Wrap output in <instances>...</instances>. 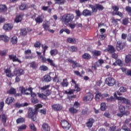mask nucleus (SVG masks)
Listing matches in <instances>:
<instances>
[{"instance_id":"1","label":"nucleus","mask_w":131,"mask_h":131,"mask_svg":"<svg viewBox=\"0 0 131 131\" xmlns=\"http://www.w3.org/2000/svg\"><path fill=\"white\" fill-rule=\"evenodd\" d=\"M74 19V15L72 14H65L61 17V21L64 24H69L70 22H72Z\"/></svg>"},{"instance_id":"2","label":"nucleus","mask_w":131,"mask_h":131,"mask_svg":"<svg viewBox=\"0 0 131 131\" xmlns=\"http://www.w3.org/2000/svg\"><path fill=\"white\" fill-rule=\"evenodd\" d=\"M37 114L36 110H34L31 108L29 109L28 111V117L29 118H31L33 121H35L36 118H35V115Z\"/></svg>"},{"instance_id":"3","label":"nucleus","mask_w":131,"mask_h":131,"mask_svg":"<svg viewBox=\"0 0 131 131\" xmlns=\"http://www.w3.org/2000/svg\"><path fill=\"white\" fill-rule=\"evenodd\" d=\"M61 125L64 130H69L71 127V124L67 120H63L61 121Z\"/></svg>"},{"instance_id":"4","label":"nucleus","mask_w":131,"mask_h":131,"mask_svg":"<svg viewBox=\"0 0 131 131\" xmlns=\"http://www.w3.org/2000/svg\"><path fill=\"white\" fill-rule=\"evenodd\" d=\"M105 83L108 86H113L116 83V80L113 78L108 77L106 79Z\"/></svg>"},{"instance_id":"5","label":"nucleus","mask_w":131,"mask_h":131,"mask_svg":"<svg viewBox=\"0 0 131 131\" xmlns=\"http://www.w3.org/2000/svg\"><path fill=\"white\" fill-rule=\"evenodd\" d=\"M14 75L16 76H20L24 74V71L21 69H15L13 71Z\"/></svg>"},{"instance_id":"6","label":"nucleus","mask_w":131,"mask_h":131,"mask_svg":"<svg viewBox=\"0 0 131 131\" xmlns=\"http://www.w3.org/2000/svg\"><path fill=\"white\" fill-rule=\"evenodd\" d=\"M94 98V95L92 93L86 94V95L83 97V101H92Z\"/></svg>"},{"instance_id":"7","label":"nucleus","mask_w":131,"mask_h":131,"mask_svg":"<svg viewBox=\"0 0 131 131\" xmlns=\"http://www.w3.org/2000/svg\"><path fill=\"white\" fill-rule=\"evenodd\" d=\"M124 43L122 42L121 41H118L117 42L116 48L117 51H121L124 48Z\"/></svg>"},{"instance_id":"8","label":"nucleus","mask_w":131,"mask_h":131,"mask_svg":"<svg viewBox=\"0 0 131 131\" xmlns=\"http://www.w3.org/2000/svg\"><path fill=\"white\" fill-rule=\"evenodd\" d=\"M74 92V91L72 90L63 91H62V92L59 93V96H60V98H62L64 94H67V95H71L73 94Z\"/></svg>"},{"instance_id":"9","label":"nucleus","mask_w":131,"mask_h":131,"mask_svg":"<svg viewBox=\"0 0 131 131\" xmlns=\"http://www.w3.org/2000/svg\"><path fill=\"white\" fill-rule=\"evenodd\" d=\"M4 72L7 77H14V74L12 73V71L10 69H6L4 70Z\"/></svg>"},{"instance_id":"10","label":"nucleus","mask_w":131,"mask_h":131,"mask_svg":"<svg viewBox=\"0 0 131 131\" xmlns=\"http://www.w3.org/2000/svg\"><path fill=\"white\" fill-rule=\"evenodd\" d=\"M104 63V60L103 59H99L97 62H96L94 66L93 67V69L96 70L97 69V67H99V66L102 65V64Z\"/></svg>"},{"instance_id":"11","label":"nucleus","mask_w":131,"mask_h":131,"mask_svg":"<svg viewBox=\"0 0 131 131\" xmlns=\"http://www.w3.org/2000/svg\"><path fill=\"white\" fill-rule=\"evenodd\" d=\"M114 97L115 100H117L118 101H120L121 102H122V101H123V102H125V101L128 102L127 100H126L125 98H124V97H118L117 94H116V92H115L114 93Z\"/></svg>"},{"instance_id":"12","label":"nucleus","mask_w":131,"mask_h":131,"mask_svg":"<svg viewBox=\"0 0 131 131\" xmlns=\"http://www.w3.org/2000/svg\"><path fill=\"white\" fill-rule=\"evenodd\" d=\"M5 102L6 104L10 105V104H12V103L15 102V98L13 97H8L6 98Z\"/></svg>"},{"instance_id":"13","label":"nucleus","mask_w":131,"mask_h":131,"mask_svg":"<svg viewBox=\"0 0 131 131\" xmlns=\"http://www.w3.org/2000/svg\"><path fill=\"white\" fill-rule=\"evenodd\" d=\"M43 15H39L35 19V20L36 23L40 24V23H42L43 21Z\"/></svg>"},{"instance_id":"14","label":"nucleus","mask_w":131,"mask_h":131,"mask_svg":"<svg viewBox=\"0 0 131 131\" xmlns=\"http://www.w3.org/2000/svg\"><path fill=\"white\" fill-rule=\"evenodd\" d=\"M19 91H20V93L23 95H29L28 92H27L28 91V89H25L23 86H20L19 88Z\"/></svg>"},{"instance_id":"15","label":"nucleus","mask_w":131,"mask_h":131,"mask_svg":"<svg viewBox=\"0 0 131 131\" xmlns=\"http://www.w3.org/2000/svg\"><path fill=\"white\" fill-rule=\"evenodd\" d=\"M23 16H24L23 14H20L16 15V18L14 20L15 22H16V23H19V22H21V21H22V19H23Z\"/></svg>"},{"instance_id":"16","label":"nucleus","mask_w":131,"mask_h":131,"mask_svg":"<svg viewBox=\"0 0 131 131\" xmlns=\"http://www.w3.org/2000/svg\"><path fill=\"white\" fill-rule=\"evenodd\" d=\"M9 58L13 62H18V63H21V61L18 59L17 56L13 54L9 55Z\"/></svg>"},{"instance_id":"17","label":"nucleus","mask_w":131,"mask_h":131,"mask_svg":"<svg viewBox=\"0 0 131 131\" xmlns=\"http://www.w3.org/2000/svg\"><path fill=\"white\" fill-rule=\"evenodd\" d=\"M95 100L97 102H99V101H101L103 99V96L102 94L100 93H95Z\"/></svg>"},{"instance_id":"18","label":"nucleus","mask_w":131,"mask_h":131,"mask_svg":"<svg viewBox=\"0 0 131 131\" xmlns=\"http://www.w3.org/2000/svg\"><path fill=\"white\" fill-rule=\"evenodd\" d=\"M3 29L8 31L12 30L13 29V25L11 24H5L3 27Z\"/></svg>"},{"instance_id":"19","label":"nucleus","mask_w":131,"mask_h":131,"mask_svg":"<svg viewBox=\"0 0 131 131\" xmlns=\"http://www.w3.org/2000/svg\"><path fill=\"white\" fill-rule=\"evenodd\" d=\"M95 122V120L93 118L89 119L88 122L86 123V127L91 128L93 126V123Z\"/></svg>"},{"instance_id":"20","label":"nucleus","mask_w":131,"mask_h":131,"mask_svg":"<svg viewBox=\"0 0 131 131\" xmlns=\"http://www.w3.org/2000/svg\"><path fill=\"white\" fill-rule=\"evenodd\" d=\"M68 61L70 63H72L73 68H76V67H80L79 63L73 61L72 59H69Z\"/></svg>"},{"instance_id":"21","label":"nucleus","mask_w":131,"mask_h":131,"mask_svg":"<svg viewBox=\"0 0 131 131\" xmlns=\"http://www.w3.org/2000/svg\"><path fill=\"white\" fill-rule=\"evenodd\" d=\"M25 54L26 55V59H32V57L29 56V55L31 54V50L28 49L25 51Z\"/></svg>"},{"instance_id":"22","label":"nucleus","mask_w":131,"mask_h":131,"mask_svg":"<svg viewBox=\"0 0 131 131\" xmlns=\"http://www.w3.org/2000/svg\"><path fill=\"white\" fill-rule=\"evenodd\" d=\"M82 15L83 16H92L93 13L90 10L85 9L83 11Z\"/></svg>"},{"instance_id":"23","label":"nucleus","mask_w":131,"mask_h":131,"mask_svg":"<svg viewBox=\"0 0 131 131\" xmlns=\"http://www.w3.org/2000/svg\"><path fill=\"white\" fill-rule=\"evenodd\" d=\"M50 128L48 124L44 123L42 126V131H50Z\"/></svg>"},{"instance_id":"24","label":"nucleus","mask_w":131,"mask_h":131,"mask_svg":"<svg viewBox=\"0 0 131 131\" xmlns=\"http://www.w3.org/2000/svg\"><path fill=\"white\" fill-rule=\"evenodd\" d=\"M43 27L45 30L48 31L50 29V22L45 21L43 24Z\"/></svg>"},{"instance_id":"25","label":"nucleus","mask_w":131,"mask_h":131,"mask_svg":"<svg viewBox=\"0 0 131 131\" xmlns=\"http://www.w3.org/2000/svg\"><path fill=\"white\" fill-rule=\"evenodd\" d=\"M10 38L7 36L6 35H0V40H4L5 42L9 41Z\"/></svg>"},{"instance_id":"26","label":"nucleus","mask_w":131,"mask_h":131,"mask_svg":"<svg viewBox=\"0 0 131 131\" xmlns=\"http://www.w3.org/2000/svg\"><path fill=\"white\" fill-rule=\"evenodd\" d=\"M82 58L85 60H90L92 58V56L89 53H84L82 55Z\"/></svg>"},{"instance_id":"27","label":"nucleus","mask_w":131,"mask_h":131,"mask_svg":"<svg viewBox=\"0 0 131 131\" xmlns=\"http://www.w3.org/2000/svg\"><path fill=\"white\" fill-rule=\"evenodd\" d=\"M89 8H90L91 9H92V13L93 14V13H97V12L98 11V9L97 8V6H94L92 5H89Z\"/></svg>"},{"instance_id":"28","label":"nucleus","mask_w":131,"mask_h":131,"mask_svg":"<svg viewBox=\"0 0 131 131\" xmlns=\"http://www.w3.org/2000/svg\"><path fill=\"white\" fill-rule=\"evenodd\" d=\"M7 6L6 5H0V12H1L2 13H6V12H7Z\"/></svg>"},{"instance_id":"29","label":"nucleus","mask_w":131,"mask_h":131,"mask_svg":"<svg viewBox=\"0 0 131 131\" xmlns=\"http://www.w3.org/2000/svg\"><path fill=\"white\" fill-rule=\"evenodd\" d=\"M47 61L48 62L49 64H50V66H52V67H57V65L54 62V61L50 58L47 59Z\"/></svg>"},{"instance_id":"30","label":"nucleus","mask_w":131,"mask_h":131,"mask_svg":"<svg viewBox=\"0 0 131 131\" xmlns=\"http://www.w3.org/2000/svg\"><path fill=\"white\" fill-rule=\"evenodd\" d=\"M52 108L54 109V110H55L56 111H58L62 109V106H61L60 104H54L52 105Z\"/></svg>"},{"instance_id":"31","label":"nucleus","mask_w":131,"mask_h":131,"mask_svg":"<svg viewBox=\"0 0 131 131\" xmlns=\"http://www.w3.org/2000/svg\"><path fill=\"white\" fill-rule=\"evenodd\" d=\"M29 92H30L31 96V99H34L36 98V94L34 93V92H32V88H30L28 89Z\"/></svg>"},{"instance_id":"32","label":"nucleus","mask_w":131,"mask_h":131,"mask_svg":"<svg viewBox=\"0 0 131 131\" xmlns=\"http://www.w3.org/2000/svg\"><path fill=\"white\" fill-rule=\"evenodd\" d=\"M72 82L73 83L74 85H75V91L76 92H79L80 91V88L78 86V84H77L74 80H72Z\"/></svg>"},{"instance_id":"33","label":"nucleus","mask_w":131,"mask_h":131,"mask_svg":"<svg viewBox=\"0 0 131 131\" xmlns=\"http://www.w3.org/2000/svg\"><path fill=\"white\" fill-rule=\"evenodd\" d=\"M43 81H46V82H49V81H51V76L49 75H45L43 77Z\"/></svg>"},{"instance_id":"34","label":"nucleus","mask_w":131,"mask_h":131,"mask_svg":"<svg viewBox=\"0 0 131 131\" xmlns=\"http://www.w3.org/2000/svg\"><path fill=\"white\" fill-rule=\"evenodd\" d=\"M25 106H28V103H25L24 104H20L19 103H15V106L16 108H20L21 107H25Z\"/></svg>"},{"instance_id":"35","label":"nucleus","mask_w":131,"mask_h":131,"mask_svg":"<svg viewBox=\"0 0 131 131\" xmlns=\"http://www.w3.org/2000/svg\"><path fill=\"white\" fill-rule=\"evenodd\" d=\"M92 54L93 56H96V57H98L101 55V51L98 50H94L92 52Z\"/></svg>"},{"instance_id":"36","label":"nucleus","mask_w":131,"mask_h":131,"mask_svg":"<svg viewBox=\"0 0 131 131\" xmlns=\"http://www.w3.org/2000/svg\"><path fill=\"white\" fill-rule=\"evenodd\" d=\"M51 56H56V55H58V51L57 49H52L50 52Z\"/></svg>"},{"instance_id":"37","label":"nucleus","mask_w":131,"mask_h":131,"mask_svg":"<svg viewBox=\"0 0 131 131\" xmlns=\"http://www.w3.org/2000/svg\"><path fill=\"white\" fill-rule=\"evenodd\" d=\"M11 41L12 43H13V45H15V44L17 43V42L18 41V39H17V37L15 36L12 37L11 38Z\"/></svg>"},{"instance_id":"38","label":"nucleus","mask_w":131,"mask_h":131,"mask_svg":"<svg viewBox=\"0 0 131 131\" xmlns=\"http://www.w3.org/2000/svg\"><path fill=\"white\" fill-rule=\"evenodd\" d=\"M125 100L126 101H122V103H125V104H126V107H127L128 109H130V107H131V105H130V102H129V100L125 99Z\"/></svg>"},{"instance_id":"39","label":"nucleus","mask_w":131,"mask_h":131,"mask_svg":"<svg viewBox=\"0 0 131 131\" xmlns=\"http://www.w3.org/2000/svg\"><path fill=\"white\" fill-rule=\"evenodd\" d=\"M68 42H70V43H76V39L72 38H68L67 39Z\"/></svg>"},{"instance_id":"40","label":"nucleus","mask_w":131,"mask_h":131,"mask_svg":"<svg viewBox=\"0 0 131 131\" xmlns=\"http://www.w3.org/2000/svg\"><path fill=\"white\" fill-rule=\"evenodd\" d=\"M131 61V55H128L126 56L125 57V62L127 64L128 63H130Z\"/></svg>"},{"instance_id":"41","label":"nucleus","mask_w":131,"mask_h":131,"mask_svg":"<svg viewBox=\"0 0 131 131\" xmlns=\"http://www.w3.org/2000/svg\"><path fill=\"white\" fill-rule=\"evenodd\" d=\"M38 96L39 98H41V99H43L44 100H47V97L46 94L43 93H38Z\"/></svg>"},{"instance_id":"42","label":"nucleus","mask_w":131,"mask_h":131,"mask_svg":"<svg viewBox=\"0 0 131 131\" xmlns=\"http://www.w3.org/2000/svg\"><path fill=\"white\" fill-rule=\"evenodd\" d=\"M61 85L62 86H68V82H67V79H64L63 80V82L60 83Z\"/></svg>"},{"instance_id":"43","label":"nucleus","mask_w":131,"mask_h":131,"mask_svg":"<svg viewBox=\"0 0 131 131\" xmlns=\"http://www.w3.org/2000/svg\"><path fill=\"white\" fill-rule=\"evenodd\" d=\"M40 70H42V71H47L49 70V68L45 65H42L40 67Z\"/></svg>"},{"instance_id":"44","label":"nucleus","mask_w":131,"mask_h":131,"mask_svg":"<svg viewBox=\"0 0 131 131\" xmlns=\"http://www.w3.org/2000/svg\"><path fill=\"white\" fill-rule=\"evenodd\" d=\"M8 93L11 95H15V94H16V89H14L13 88H11L9 91Z\"/></svg>"},{"instance_id":"45","label":"nucleus","mask_w":131,"mask_h":131,"mask_svg":"<svg viewBox=\"0 0 131 131\" xmlns=\"http://www.w3.org/2000/svg\"><path fill=\"white\" fill-rule=\"evenodd\" d=\"M2 121L4 124H5L7 122V117H6L5 114L2 115Z\"/></svg>"},{"instance_id":"46","label":"nucleus","mask_w":131,"mask_h":131,"mask_svg":"<svg viewBox=\"0 0 131 131\" xmlns=\"http://www.w3.org/2000/svg\"><path fill=\"white\" fill-rule=\"evenodd\" d=\"M55 4H58V5H63L65 3L64 0H54Z\"/></svg>"},{"instance_id":"47","label":"nucleus","mask_w":131,"mask_h":131,"mask_svg":"<svg viewBox=\"0 0 131 131\" xmlns=\"http://www.w3.org/2000/svg\"><path fill=\"white\" fill-rule=\"evenodd\" d=\"M122 64V61H121V60L120 59H118L116 60L115 62L113 63V65H114V66H116V65H119L120 66H121Z\"/></svg>"},{"instance_id":"48","label":"nucleus","mask_w":131,"mask_h":131,"mask_svg":"<svg viewBox=\"0 0 131 131\" xmlns=\"http://www.w3.org/2000/svg\"><path fill=\"white\" fill-rule=\"evenodd\" d=\"M20 34L21 35H26V34H27V30H26V29L20 30Z\"/></svg>"},{"instance_id":"49","label":"nucleus","mask_w":131,"mask_h":131,"mask_svg":"<svg viewBox=\"0 0 131 131\" xmlns=\"http://www.w3.org/2000/svg\"><path fill=\"white\" fill-rule=\"evenodd\" d=\"M26 127H27V126L25 124H23L20 125L19 128L18 130L21 131V130H24V129H26Z\"/></svg>"},{"instance_id":"50","label":"nucleus","mask_w":131,"mask_h":131,"mask_svg":"<svg viewBox=\"0 0 131 131\" xmlns=\"http://www.w3.org/2000/svg\"><path fill=\"white\" fill-rule=\"evenodd\" d=\"M70 112L71 113H77V112L78 111L76 108H75L74 107H71L69 109Z\"/></svg>"},{"instance_id":"51","label":"nucleus","mask_w":131,"mask_h":131,"mask_svg":"<svg viewBox=\"0 0 131 131\" xmlns=\"http://www.w3.org/2000/svg\"><path fill=\"white\" fill-rule=\"evenodd\" d=\"M108 52H110V53H113L115 52V49L112 46H108Z\"/></svg>"},{"instance_id":"52","label":"nucleus","mask_w":131,"mask_h":131,"mask_svg":"<svg viewBox=\"0 0 131 131\" xmlns=\"http://www.w3.org/2000/svg\"><path fill=\"white\" fill-rule=\"evenodd\" d=\"M100 109L102 111H105L106 110V104L105 103H102L101 104Z\"/></svg>"},{"instance_id":"53","label":"nucleus","mask_w":131,"mask_h":131,"mask_svg":"<svg viewBox=\"0 0 131 131\" xmlns=\"http://www.w3.org/2000/svg\"><path fill=\"white\" fill-rule=\"evenodd\" d=\"M113 10L114 11L113 12V14H114L115 13H116V12H118V10H119V7L118 6H115L113 7Z\"/></svg>"},{"instance_id":"54","label":"nucleus","mask_w":131,"mask_h":131,"mask_svg":"<svg viewBox=\"0 0 131 131\" xmlns=\"http://www.w3.org/2000/svg\"><path fill=\"white\" fill-rule=\"evenodd\" d=\"M51 85H46L43 86V87H41L40 89L41 90V91H47L48 89H50V87Z\"/></svg>"},{"instance_id":"55","label":"nucleus","mask_w":131,"mask_h":131,"mask_svg":"<svg viewBox=\"0 0 131 131\" xmlns=\"http://www.w3.org/2000/svg\"><path fill=\"white\" fill-rule=\"evenodd\" d=\"M106 102H113L115 101V98H114L113 96H111L109 98L106 99Z\"/></svg>"},{"instance_id":"56","label":"nucleus","mask_w":131,"mask_h":131,"mask_svg":"<svg viewBox=\"0 0 131 131\" xmlns=\"http://www.w3.org/2000/svg\"><path fill=\"white\" fill-rule=\"evenodd\" d=\"M24 121H25V120L23 118H19L16 120L17 123H22Z\"/></svg>"},{"instance_id":"57","label":"nucleus","mask_w":131,"mask_h":131,"mask_svg":"<svg viewBox=\"0 0 131 131\" xmlns=\"http://www.w3.org/2000/svg\"><path fill=\"white\" fill-rule=\"evenodd\" d=\"M39 108H42V105H41V104H38L35 105V110H36L37 113V110H38V109H39Z\"/></svg>"},{"instance_id":"58","label":"nucleus","mask_w":131,"mask_h":131,"mask_svg":"<svg viewBox=\"0 0 131 131\" xmlns=\"http://www.w3.org/2000/svg\"><path fill=\"white\" fill-rule=\"evenodd\" d=\"M96 5V8H97V10H99V11H102V10L104 9V7L100 5V4H97Z\"/></svg>"},{"instance_id":"59","label":"nucleus","mask_w":131,"mask_h":131,"mask_svg":"<svg viewBox=\"0 0 131 131\" xmlns=\"http://www.w3.org/2000/svg\"><path fill=\"white\" fill-rule=\"evenodd\" d=\"M69 50L71 52H76V51H77V48L74 46H72L69 48Z\"/></svg>"},{"instance_id":"60","label":"nucleus","mask_w":131,"mask_h":131,"mask_svg":"<svg viewBox=\"0 0 131 131\" xmlns=\"http://www.w3.org/2000/svg\"><path fill=\"white\" fill-rule=\"evenodd\" d=\"M40 58L41 59L42 63H46L47 62V58L45 57V55L40 56Z\"/></svg>"},{"instance_id":"61","label":"nucleus","mask_w":131,"mask_h":131,"mask_svg":"<svg viewBox=\"0 0 131 131\" xmlns=\"http://www.w3.org/2000/svg\"><path fill=\"white\" fill-rule=\"evenodd\" d=\"M52 94V91L50 90H48L45 91V95L46 97H49Z\"/></svg>"},{"instance_id":"62","label":"nucleus","mask_w":131,"mask_h":131,"mask_svg":"<svg viewBox=\"0 0 131 131\" xmlns=\"http://www.w3.org/2000/svg\"><path fill=\"white\" fill-rule=\"evenodd\" d=\"M128 18H125L123 19V25H127L128 24Z\"/></svg>"},{"instance_id":"63","label":"nucleus","mask_w":131,"mask_h":131,"mask_svg":"<svg viewBox=\"0 0 131 131\" xmlns=\"http://www.w3.org/2000/svg\"><path fill=\"white\" fill-rule=\"evenodd\" d=\"M119 91L121 93H125V92H126V88L125 87L122 86L119 89Z\"/></svg>"},{"instance_id":"64","label":"nucleus","mask_w":131,"mask_h":131,"mask_svg":"<svg viewBox=\"0 0 131 131\" xmlns=\"http://www.w3.org/2000/svg\"><path fill=\"white\" fill-rule=\"evenodd\" d=\"M126 11L127 12L128 14L130 16L131 15V8L128 6L126 7Z\"/></svg>"}]
</instances>
